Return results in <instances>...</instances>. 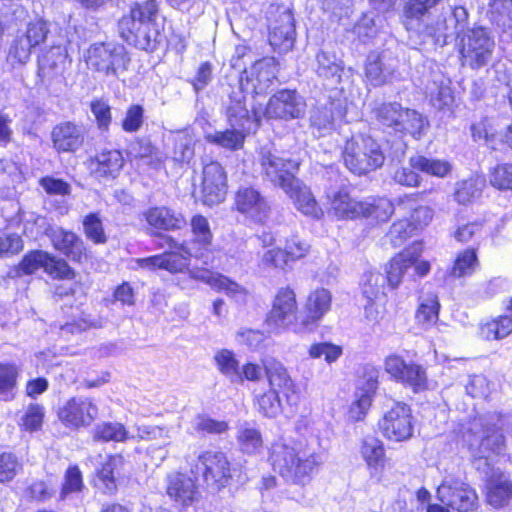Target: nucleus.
<instances>
[{"mask_svg": "<svg viewBox=\"0 0 512 512\" xmlns=\"http://www.w3.org/2000/svg\"><path fill=\"white\" fill-rule=\"evenodd\" d=\"M269 461L273 470L287 482L304 486L323 463L321 454L302 447L277 441L272 444Z\"/></svg>", "mask_w": 512, "mask_h": 512, "instance_id": "obj_1", "label": "nucleus"}, {"mask_svg": "<svg viewBox=\"0 0 512 512\" xmlns=\"http://www.w3.org/2000/svg\"><path fill=\"white\" fill-rule=\"evenodd\" d=\"M503 421L500 415L494 413L471 422L467 441L475 456L487 461L493 455L504 453L506 445L502 434Z\"/></svg>", "mask_w": 512, "mask_h": 512, "instance_id": "obj_2", "label": "nucleus"}, {"mask_svg": "<svg viewBox=\"0 0 512 512\" xmlns=\"http://www.w3.org/2000/svg\"><path fill=\"white\" fill-rule=\"evenodd\" d=\"M343 161L352 173L364 175L380 168L384 164L385 156L373 138L360 135L346 142Z\"/></svg>", "mask_w": 512, "mask_h": 512, "instance_id": "obj_3", "label": "nucleus"}, {"mask_svg": "<svg viewBox=\"0 0 512 512\" xmlns=\"http://www.w3.org/2000/svg\"><path fill=\"white\" fill-rule=\"evenodd\" d=\"M86 62L97 72L117 77L119 73L127 71L130 57L121 45L95 43L87 51Z\"/></svg>", "mask_w": 512, "mask_h": 512, "instance_id": "obj_4", "label": "nucleus"}, {"mask_svg": "<svg viewBox=\"0 0 512 512\" xmlns=\"http://www.w3.org/2000/svg\"><path fill=\"white\" fill-rule=\"evenodd\" d=\"M191 473L202 475L208 488L218 491L226 487L231 479V464L222 451H204L199 454L197 462L191 467Z\"/></svg>", "mask_w": 512, "mask_h": 512, "instance_id": "obj_5", "label": "nucleus"}, {"mask_svg": "<svg viewBox=\"0 0 512 512\" xmlns=\"http://www.w3.org/2000/svg\"><path fill=\"white\" fill-rule=\"evenodd\" d=\"M495 42L486 28L476 27L468 30L461 40L460 53L464 65L472 69L486 66L491 58Z\"/></svg>", "mask_w": 512, "mask_h": 512, "instance_id": "obj_6", "label": "nucleus"}, {"mask_svg": "<svg viewBox=\"0 0 512 512\" xmlns=\"http://www.w3.org/2000/svg\"><path fill=\"white\" fill-rule=\"evenodd\" d=\"M259 163L265 178L282 190L297 179L295 174L299 169V163L292 159L283 158L270 149L261 148Z\"/></svg>", "mask_w": 512, "mask_h": 512, "instance_id": "obj_7", "label": "nucleus"}, {"mask_svg": "<svg viewBox=\"0 0 512 512\" xmlns=\"http://www.w3.org/2000/svg\"><path fill=\"white\" fill-rule=\"evenodd\" d=\"M379 427L383 435L391 441L401 442L410 439L414 429L410 406L400 401L393 402L384 412Z\"/></svg>", "mask_w": 512, "mask_h": 512, "instance_id": "obj_8", "label": "nucleus"}, {"mask_svg": "<svg viewBox=\"0 0 512 512\" xmlns=\"http://www.w3.org/2000/svg\"><path fill=\"white\" fill-rule=\"evenodd\" d=\"M437 498L445 506L458 512H471L478 506L476 491L467 483L446 477L437 488Z\"/></svg>", "mask_w": 512, "mask_h": 512, "instance_id": "obj_9", "label": "nucleus"}, {"mask_svg": "<svg viewBox=\"0 0 512 512\" xmlns=\"http://www.w3.org/2000/svg\"><path fill=\"white\" fill-rule=\"evenodd\" d=\"M243 85L242 77L240 88L233 90L229 95L228 101L225 103V112L231 127H238L241 130L250 132L260 126L263 113L254 106L251 109L247 107Z\"/></svg>", "mask_w": 512, "mask_h": 512, "instance_id": "obj_10", "label": "nucleus"}, {"mask_svg": "<svg viewBox=\"0 0 512 512\" xmlns=\"http://www.w3.org/2000/svg\"><path fill=\"white\" fill-rule=\"evenodd\" d=\"M305 108V100L296 90L282 89L270 97L263 117L286 121L298 119L305 114Z\"/></svg>", "mask_w": 512, "mask_h": 512, "instance_id": "obj_11", "label": "nucleus"}, {"mask_svg": "<svg viewBox=\"0 0 512 512\" xmlns=\"http://www.w3.org/2000/svg\"><path fill=\"white\" fill-rule=\"evenodd\" d=\"M48 23L44 20L29 22L24 31H18L9 49V57L19 64H25L32 50L43 43L48 36Z\"/></svg>", "mask_w": 512, "mask_h": 512, "instance_id": "obj_12", "label": "nucleus"}, {"mask_svg": "<svg viewBox=\"0 0 512 512\" xmlns=\"http://www.w3.org/2000/svg\"><path fill=\"white\" fill-rule=\"evenodd\" d=\"M269 43L275 51L287 53L295 43L296 29L290 9L278 8L269 18Z\"/></svg>", "mask_w": 512, "mask_h": 512, "instance_id": "obj_13", "label": "nucleus"}, {"mask_svg": "<svg viewBox=\"0 0 512 512\" xmlns=\"http://www.w3.org/2000/svg\"><path fill=\"white\" fill-rule=\"evenodd\" d=\"M57 416L66 427L78 429L94 422L98 408L90 398L72 397L59 407Z\"/></svg>", "mask_w": 512, "mask_h": 512, "instance_id": "obj_14", "label": "nucleus"}, {"mask_svg": "<svg viewBox=\"0 0 512 512\" xmlns=\"http://www.w3.org/2000/svg\"><path fill=\"white\" fill-rule=\"evenodd\" d=\"M120 27L126 41L140 50L153 52L161 41V34L156 24L121 19Z\"/></svg>", "mask_w": 512, "mask_h": 512, "instance_id": "obj_15", "label": "nucleus"}, {"mask_svg": "<svg viewBox=\"0 0 512 512\" xmlns=\"http://www.w3.org/2000/svg\"><path fill=\"white\" fill-rule=\"evenodd\" d=\"M385 370L394 379L412 387L414 392L427 388L425 370L417 364L407 363L398 355H390L385 360Z\"/></svg>", "mask_w": 512, "mask_h": 512, "instance_id": "obj_16", "label": "nucleus"}, {"mask_svg": "<svg viewBox=\"0 0 512 512\" xmlns=\"http://www.w3.org/2000/svg\"><path fill=\"white\" fill-rule=\"evenodd\" d=\"M202 193L204 203L213 206L222 202L227 194V178L223 167L211 161L203 167Z\"/></svg>", "mask_w": 512, "mask_h": 512, "instance_id": "obj_17", "label": "nucleus"}, {"mask_svg": "<svg viewBox=\"0 0 512 512\" xmlns=\"http://www.w3.org/2000/svg\"><path fill=\"white\" fill-rule=\"evenodd\" d=\"M398 60L391 53H372L367 57L365 74L375 87L390 83L398 76Z\"/></svg>", "mask_w": 512, "mask_h": 512, "instance_id": "obj_18", "label": "nucleus"}, {"mask_svg": "<svg viewBox=\"0 0 512 512\" xmlns=\"http://www.w3.org/2000/svg\"><path fill=\"white\" fill-rule=\"evenodd\" d=\"M45 234L50 238L54 248L68 259L82 262L87 258V249L81 237L61 227L49 226Z\"/></svg>", "mask_w": 512, "mask_h": 512, "instance_id": "obj_19", "label": "nucleus"}, {"mask_svg": "<svg viewBox=\"0 0 512 512\" xmlns=\"http://www.w3.org/2000/svg\"><path fill=\"white\" fill-rule=\"evenodd\" d=\"M296 311L297 302L294 291L289 287L280 288L267 318V324L275 329L285 328L294 323Z\"/></svg>", "mask_w": 512, "mask_h": 512, "instance_id": "obj_20", "label": "nucleus"}, {"mask_svg": "<svg viewBox=\"0 0 512 512\" xmlns=\"http://www.w3.org/2000/svg\"><path fill=\"white\" fill-rule=\"evenodd\" d=\"M263 367L271 389H275L282 394L288 405H296L298 395L294 383L283 364L272 357H268L263 360Z\"/></svg>", "mask_w": 512, "mask_h": 512, "instance_id": "obj_21", "label": "nucleus"}, {"mask_svg": "<svg viewBox=\"0 0 512 512\" xmlns=\"http://www.w3.org/2000/svg\"><path fill=\"white\" fill-rule=\"evenodd\" d=\"M236 209L254 222L262 223L269 215L270 207L260 192L252 187H240L235 195Z\"/></svg>", "mask_w": 512, "mask_h": 512, "instance_id": "obj_22", "label": "nucleus"}, {"mask_svg": "<svg viewBox=\"0 0 512 512\" xmlns=\"http://www.w3.org/2000/svg\"><path fill=\"white\" fill-rule=\"evenodd\" d=\"M422 251L423 244L421 242H414L392 258L390 263L385 267V277L390 288L395 289L399 286L403 275L409 268L417 263Z\"/></svg>", "mask_w": 512, "mask_h": 512, "instance_id": "obj_23", "label": "nucleus"}, {"mask_svg": "<svg viewBox=\"0 0 512 512\" xmlns=\"http://www.w3.org/2000/svg\"><path fill=\"white\" fill-rule=\"evenodd\" d=\"M67 51L62 44H53L38 58V77L41 82L50 85L53 80L62 76L67 60Z\"/></svg>", "mask_w": 512, "mask_h": 512, "instance_id": "obj_24", "label": "nucleus"}, {"mask_svg": "<svg viewBox=\"0 0 512 512\" xmlns=\"http://www.w3.org/2000/svg\"><path fill=\"white\" fill-rule=\"evenodd\" d=\"M51 137L53 147L58 152H74L84 143L83 127L70 121L56 125Z\"/></svg>", "mask_w": 512, "mask_h": 512, "instance_id": "obj_25", "label": "nucleus"}, {"mask_svg": "<svg viewBox=\"0 0 512 512\" xmlns=\"http://www.w3.org/2000/svg\"><path fill=\"white\" fill-rule=\"evenodd\" d=\"M283 191L293 201L296 209L304 215L314 218H319L322 215V210L318 206L310 188L298 178Z\"/></svg>", "mask_w": 512, "mask_h": 512, "instance_id": "obj_26", "label": "nucleus"}, {"mask_svg": "<svg viewBox=\"0 0 512 512\" xmlns=\"http://www.w3.org/2000/svg\"><path fill=\"white\" fill-rule=\"evenodd\" d=\"M191 256L182 251L173 250L159 255L138 260L140 267L149 269H164L170 273L183 272L188 268V259Z\"/></svg>", "mask_w": 512, "mask_h": 512, "instance_id": "obj_27", "label": "nucleus"}, {"mask_svg": "<svg viewBox=\"0 0 512 512\" xmlns=\"http://www.w3.org/2000/svg\"><path fill=\"white\" fill-rule=\"evenodd\" d=\"M342 107L339 102L328 101L314 107L310 112V127L319 136H323L333 129L335 117H342Z\"/></svg>", "mask_w": 512, "mask_h": 512, "instance_id": "obj_28", "label": "nucleus"}, {"mask_svg": "<svg viewBox=\"0 0 512 512\" xmlns=\"http://www.w3.org/2000/svg\"><path fill=\"white\" fill-rule=\"evenodd\" d=\"M124 165L119 150H103L91 159V169L97 178H115Z\"/></svg>", "mask_w": 512, "mask_h": 512, "instance_id": "obj_29", "label": "nucleus"}, {"mask_svg": "<svg viewBox=\"0 0 512 512\" xmlns=\"http://www.w3.org/2000/svg\"><path fill=\"white\" fill-rule=\"evenodd\" d=\"M124 464L121 455L110 456L97 472L94 479L95 487L103 494L113 495L117 491V476Z\"/></svg>", "mask_w": 512, "mask_h": 512, "instance_id": "obj_30", "label": "nucleus"}, {"mask_svg": "<svg viewBox=\"0 0 512 512\" xmlns=\"http://www.w3.org/2000/svg\"><path fill=\"white\" fill-rule=\"evenodd\" d=\"M167 494L183 505L191 504L198 496L195 481L182 473H175L168 478Z\"/></svg>", "mask_w": 512, "mask_h": 512, "instance_id": "obj_31", "label": "nucleus"}, {"mask_svg": "<svg viewBox=\"0 0 512 512\" xmlns=\"http://www.w3.org/2000/svg\"><path fill=\"white\" fill-rule=\"evenodd\" d=\"M377 378V372L375 370H371L367 374L365 385L357 389L355 393L356 400L350 409V417L353 420H361L370 408L373 396L378 388Z\"/></svg>", "mask_w": 512, "mask_h": 512, "instance_id": "obj_32", "label": "nucleus"}, {"mask_svg": "<svg viewBox=\"0 0 512 512\" xmlns=\"http://www.w3.org/2000/svg\"><path fill=\"white\" fill-rule=\"evenodd\" d=\"M487 502L494 508L507 506L512 500V482L503 473H493L487 482Z\"/></svg>", "mask_w": 512, "mask_h": 512, "instance_id": "obj_33", "label": "nucleus"}, {"mask_svg": "<svg viewBox=\"0 0 512 512\" xmlns=\"http://www.w3.org/2000/svg\"><path fill=\"white\" fill-rule=\"evenodd\" d=\"M144 217L150 227L160 230H176L186 224L182 214L176 213L167 207L149 208L144 213Z\"/></svg>", "mask_w": 512, "mask_h": 512, "instance_id": "obj_34", "label": "nucleus"}, {"mask_svg": "<svg viewBox=\"0 0 512 512\" xmlns=\"http://www.w3.org/2000/svg\"><path fill=\"white\" fill-rule=\"evenodd\" d=\"M424 33L431 37L435 44L439 46L446 45L449 40L460 37V33L457 30L453 22H451V16L440 15L435 19H431L424 24Z\"/></svg>", "mask_w": 512, "mask_h": 512, "instance_id": "obj_35", "label": "nucleus"}, {"mask_svg": "<svg viewBox=\"0 0 512 512\" xmlns=\"http://www.w3.org/2000/svg\"><path fill=\"white\" fill-rule=\"evenodd\" d=\"M331 307V294L326 289H318L311 293L305 305L306 316L302 323L305 326L319 321Z\"/></svg>", "mask_w": 512, "mask_h": 512, "instance_id": "obj_36", "label": "nucleus"}, {"mask_svg": "<svg viewBox=\"0 0 512 512\" xmlns=\"http://www.w3.org/2000/svg\"><path fill=\"white\" fill-rule=\"evenodd\" d=\"M428 126L427 119L414 109L403 107L397 123L392 129L396 132L408 133L413 137H420Z\"/></svg>", "mask_w": 512, "mask_h": 512, "instance_id": "obj_37", "label": "nucleus"}, {"mask_svg": "<svg viewBox=\"0 0 512 512\" xmlns=\"http://www.w3.org/2000/svg\"><path fill=\"white\" fill-rule=\"evenodd\" d=\"M364 201H357L345 191L337 192L331 202V209L338 218L362 217Z\"/></svg>", "mask_w": 512, "mask_h": 512, "instance_id": "obj_38", "label": "nucleus"}, {"mask_svg": "<svg viewBox=\"0 0 512 512\" xmlns=\"http://www.w3.org/2000/svg\"><path fill=\"white\" fill-rule=\"evenodd\" d=\"M245 133L246 131L241 130L238 127H232V129L208 133L205 136V139L210 144L217 145L231 151H236L243 147L246 137Z\"/></svg>", "mask_w": 512, "mask_h": 512, "instance_id": "obj_39", "label": "nucleus"}, {"mask_svg": "<svg viewBox=\"0 0 512 512\" xmlns=\"http://www.w3.org/2000/svg\"><path fill=\"white\" fill-rule=\"evenodd\" d=\"M275 75L271 70L270 60H261L256 62L251 68L250 77L247 76V83L252 82L255 94H264L272 84Z\"/></svg>", "mask_w": 512, "mask_h": 512, "instance_id": "obj_40", "label": "nucleus"}, {"mask_svg": "<svg viewBox=\"0 0 512 512\" xmlns=\"http://www.w3.org/2000/svg\"><path fill=\"white\" fill-rule=\"evenodd\" d=\"M442 0H408L403 9L404 24L407 29L416 21L420 25L425 17H430V10L436 7Z\"/></svg>", "mask_w": 512, "mask_h": 512, "instance_id": "obj_41", "label": "nucleus"}, {"mask_svg": "<svg viewBox=\"0 0 512 512\" xmlns=\"http://www.w3.org/2000/svg\"><path fill=\"white\" fill-rule=\"evenodd\" d=\"M409 164L419 171L437 177H445L451 171L449 162L439 159H430L422 155L411 157Z\"/></svg>", "mask_w": 512, "mask_h": 512, "instance_id": "obj_42", "label": "nucleus"}, {"mask_svg": "<svg viewBox=\"0 0 512 512\" xmlns=\"http://www.w3.org/2000/svg\"><path fill=\"white\" fill-rule=\"evenodd\" d=\"M387 279L384 274L369 271L362 278V294L368 303H373L379 296L385 294Z\"/></svg>", "mask_w": 512, "mask_h": 512, "instance_id": "obj_43", "label": "nucleus"}, {"mask_svg": "<svg viewBox=\"0 0 512 512\" xmlns=\"http://www.w3.org/2000/svg\"><path fill=\"white\" fill-rule=\"evenodd\" d=\"M394 212L392 202L387 198H371L364 201L362 217L385 222Z\"/></svg>", "mask_w": 512, "mask_h": 512, "instance_id": "obj_44", "label": "nucleus"}, {"mask_svg": "<svg viewBox=\"0 0 512 512\" xmlns=\"http://www.w3.org/2000/svg\"><path fill=\"white\" fill-rule=\"evenodd\" d=\"M159 12V5L156 0H143L134 2L130 8L129 16L122 19H131L135 22H144L145 24H156L155 19Z\"/></svg>", "mask_w": 512, "mask_h": 512, "instance_id": "obj_45", "label": "nucleus"}, {"mask_svg": "<svg viewBox=\"0 0 512 512\" xmlns=\"http://www.w3.org/2000/svg\"><path fill=\"white\" fill-rule=\"evenodd\" d=\"M19 371L15 365L0 364V400L14 399Z\"/></svg>", "mask_w": 512, "mask_h": 512, "instance_id": "obj_46", "label": "nucleus"}, {"mask_svg": "<svg viewBox=\"0 0 512 512\" xmlns=\"http://www.w3.org/2000/svg\"><path fill=\"white\" fill-rule=\"evenodd\" d=\"M489 6L491 22L503 29L512 27V0H491Z\"/></svg>", "mask_w": 512, "mask_h": 512, "instance_id": "obj_47", "label": "nucleus"}, {"mask_svg": "<svg viewBox=\"0 0 512 512\" xmlns=\"http://www.w3.org/2000/svg\"><path fill=\"white\" fill-rule=\"evenodd\" d=\"M237 441L241 451L247 454L256 453L263 445L260 431L248 424L239 428Z\"/></svg>", "mask_w": 512, "mask_h": 512, "instance_id": "obj_48", "label": "nucleus"}, {"mask_svg": "<svg viewBox=\"0 0 512 512\" xmlns=\"http://www.w3.org/2000/svg\"><path fill=\"white\" fill-rule=\"evenodd\" d=\"M361 454L368 466L381 464L385 455L382 441L375 436H366L362 441Z\"/></svg>", "mask_w": 512, "mask_h": 512, "instance_id": "obj_49", "label": "nucleus"}, {"mask_svg": "<svg viewBox=\"0 0 512 512\" xmlns=\"http://www.w3.org/2000/svg\"><path fill=\"white\" fill-rule=\"evenodd\" d=\"M478 265L477 255L474 249H466L461 252L450 271L454 278H461L471 275Z\"/></svg>", "mask_w": 512, "mask_h": 512, "instance_id": "obj_50", "label": "nucleus"}, {"mask_svg": "<svg viewBox=\"0 0 512 512\" xmlns=\"http://www.w3.org/2000/svg\"><path fill=\"white\" fill-rule=\"evenodd\" d=\"M128 433L121 423L103 422L95 427L94 439L96 441H124L127 439Z\"/></svg>", "mask_w": 512, "mask_h": 512, "instance_id": "obj_51", "label": "nucleus"}, {"mask_svg": "<svg viewBox=\"0 0 512 512\" xmlns=\"http://www.w3.org/2000/svg\"><path fill=\"white\" fill-rule=\"evenodd\" d=\"M23 464L12 452H0V483L11 482L21 471Z\"/></svg>", "mask_w": 512, "mask_h": 512, "instance_id": "obj_52", "label": "nucleus"}, {"mask_svg": "<svg viewBox=\"0 0 512 512\" xmlns=\"http://www.w3.org/2000/svg\"><path fill=\"white\" fill-rule=\"evenodd\" d=\"M316 59L319 76L324 78L340 77L342 68L334 53L322 50L317 54Z\"/></svg>", "mask_w": 512, "mask_h": 512, "instance_id": "obj_53", "label": "nucleus"}, {"mask_svg": "<svg viewBox=\"0 0 512 512\" xmlns=\"http://www.w3.org/2000/svg\"><path fill=\"white\" fill-rule=\"evenodd\" d=\"M282 399H284L282 394L275 389H271L258 396L257 404L259 412L269 418L275 417L281 411Z\"/></svg>", "mask_w": 512, "mask_h": 512, "instance_id": "obj_54", "label": "nucleus"}, {"mask_svg": "<svg viewBox=\"0 0 512 512\" xmlns=\"http://www.w3.org/2000/svg\"><path fill=\"white\" fill-rule=\"evenodd\" d=\"M483 181L470 178L459 183L455 192V199L460 204H467L479 198L482 193Z\"/></svg>", "mask_w": 512, "mask_h": 512, "instance_id": "obj_55", "label": "nucleus"}, {"mask_svg": "<svg viewBox=\"0 0 512 512\" xmlns=\"http://www.w3.org/2000/svg\"><path fill=\"white\" fill-rule=\"evenodd\" d=\"M84 233L86 237L96 244L107 242V236L104 232L102 221L98 214L90 213L83 219Z\"/></svg>", "mask_w": 512, "mask_h": 512, "instance_id": "obj_56", "label": "nucleus"}, {"mask_svg": "<svg viewBox=\"0 0 512 512\" xmlns=\"http://www.w3.org/2000/svg\"><path fill=\"white\" fill-rule=\"evenodd\" d=\"M414 231L409 219H400L392 224L386 238L394 247H399L413 235Z\"/></svg>", "mask_w": 512, "mask_h": 512, "instance_id": "obj_57", "label": "nucleus"}, {"mask_svg": "<svg viewBox=\"0 0 512 512\" xmlns=\"http://www.w3.org/2000/svg\"><path fill=\"white\" fill-rule=\"evenodd\" d=\"M214 360L222 374L231 378H240L239 363L232 351L222 349L215 354Z\"/></svg>", "mask_w": 512, "mask_h": 512, "instance_id": "obj_58", "label": "nucleus"}, {"mask_svg": "<svg viewBox=\"0 0 512 512\" xmlns=\"http://www.w3.org/2000/svg\"><path fill=\"white\" fill-rule=\"evenodd\" d=\"M47 259V252L42 250H33L26 254L17 267V275H30L39 268L44 269V262Z\"/></svg>", "mask_w": 512, "mask_h": 512, "instance_id": "obj_59", "label": "nucleus"}, {"mask_svg": "<svg viewBox=\"0 0 512 512\" xmlns=\"http://www.w3.org/2000/svg\"><path fill=\"white\" fill-rule=\"evenodd\" d=\"M439 302L436 295H430L419 306L416 319L423 326H430L438 319Z\"/></svg>", "mask_w": 512, "mask_h": 512, "instance_id": "obj_60", "label": "nucleus"}, {"mask_svg": "<svg viewBox=\"0 0 512 512\" xmlns=\"http://www.w3.org/2000/svg\"><path fill=\"white\" fill-rule=\"evenodd\" d=\"M403 110V106L398 102L382 103L375 109L377 120L384 126L392 128Z\"/></svg>", "mask_w": 512, "mask_h": 512, "instance_id": "obj_61", "label": "nucleus"}, {"mask_svg": "<svg viewBox=\"0 0 512 512\" xmlns=\"http://www.w3.org/2000/svg\"><path fill=\"white\" fill-rule=\"evenodd\" d=\"M44 271L53 278L71 279L74 271L63 259H58L47 253V259L44 262Z\"/></svg>", "mask_w": 512, "mask_h": 512, "instance_id": "obj_62", "label": "nucleus"}, {"mask_svg": "<svg viewBox=\"0 0 512 512\" xmlns=\"http://www.w3.org/2000/svg\"><path fill=\"white\" fill-rule=\"evenodd\" d=\"M490 183L500 190L512 191V164L497 165L490 174Z\"/></svg>", "mask_w": 512, "mask_h": 512, "instance_id": "obj_63", "label": "nucleus"}, {"mask_svg": "<svg viewBox=\"0 0 512 512\" xmlns=\"http://www.w3.org/2000/svg\"><path fill=\"white\" fill-rule=\"evenodd\" d=\"M144 122V108L139 104L131 105L122 121V129L125 132L133 133L140 130Z\"/></svg>", "mask_w": 512, "mask_h": 512, "instance_id": "obj_64", "label": "nucleus"}]
</instances>
